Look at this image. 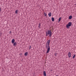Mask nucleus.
<instances>
[{
	"label": "nucleus",
	"mask_w": 76,
	"mask_h": 76,
	"mask_svg": "<svg viewBox=\"0 0 76 76\" xmlns=\"http://www.w3.org/2000/svg\"><path fill=\"white\" fill-rule=\"evenodd\" d=\"M48 34L49 36L50 37H51L52 36V32L51 30H48V31L46 32V36L47 37L48 36Z\"/></svg>",
	"instance_id": "1"
},
{
	"label": "nucleus",
	"mask_w": 76,
	"mask_h": 76,
	"mask_svg": "<svg viewBox=\"0 0 76 76\" xmlns=\"http://www.w3.org/2000/svg\"><path fill=\"white\" fill-rule=\"evenodd\" d=\"M49 45H50L49 43L48 44L46 43V48H48L47 52H46L47 53H48L49 51H50V46H49Z\"/></svg>",
	"instance_id": "2"
},
{
	"label": "nucleus",
	"mask_w": 76,
	"mask_h": 76,
	"mask_svg": "<svg viewBox=\"0 0 76 76\" xmlns=\"http://www.w3.org/2000/svg\"><path fill=\"white\" fill-rule=\"evenodd\" d=\"M72 25V22H69L68 23V24L66 25V27L69 29L70 26H71Z\"/></svg>",
	"instance_id": "3"
},
{
	"label": "nucleus",
	"mask_w": 76,
	"mask_h": 76,
	"mask_svg": "<svg viewBox=\"0 0 76 76\" xmlns=\"http://www.w3.org/2000/svg\"><path fill=\"white\" fill-rule=\"evenodd\" d=\"M68 56L69 58H70V57H71V53L70 52H69L68 54Z\"/></svg>",
	"instance_id": "4"
},
{
	"label": "nucleus",
	"mask_w": 76,
	"mask_h": 76,
	"mask_svg": "<svg viewBox=\"0 0 76 76\" xmlns=\"http://www.w3.org/2000/svg\"><path fill=\"white\" fill-rule=\"evenodd\" d=\"M12 44H13L15 42V39H13L12 40Z\"/></svg>",
	"instance_id": "5"
},
{
	"label": "nucleus",
	"mask_w": 76,
	"mask_h": 76,
	"mask_svg": "<svg viewBox=\"0 0 76 76\" xmlns=\"http://www.w3.org/2000/svg\"><path fill=\"white\" fill-rule=\"evenodd\" d=\"M48 15L49 16V17H51V12H50L48 14Z\"/></svg>",
	"instance_id": "6"
},
{
	"label": "nucleus",
	"mask_w": 76,
	"mask_h": 76,
	"mask_svg": "<svg viewBox=\"0 0 76 76\" xmlns=\"http://www.w3.org/2000/svg\"><path fill=\"white\" fill-rule=\"evenodd\" d=\"M13 46H16V44H17V42H15L14 43H13Z\"/></svg>",
	"instance_id": "7"
},
{
	"label": "nucleus",
	"mask_w": 76,
	"mask_h": 76,
	"mask_svg": "<svg viewBox=\"0 0 76 76\" xmlns=\"http://www.w3.org/2000/svg\"><path fill=\"white\" fill-rule=\"evenodd\" d=\"M28 53L27 52H26L25 53L24 56H28Z\"/></svg>",
	"instance_id": "8"
},
{
	"label": "nucleus",
	"mask_w": 76,
	"mask_h": 76,
	"mask_svg": "<svg viewBox=\"0 0 76 76\" xmlns=\"http://www.w3.org/2000/svg\"><path fill=\"white\" fill-rule=\"evenodd\" d=\"M69 19H72V15L69 16Z\"/></svg>",
	"instance_id": "9"
},
{
	"label": "nucleus",
	"mask_w": 76,
	"mask_h": 76,
	"mask_svg": "<svg viewBox=\"0 0 76 76\" xmlns=\"http://www.w3.org/2000/svg\"><path fill=\"white\" fill-rule=\"evenodd\" d=\"M50 41L51 40H48V41L46 43H47V44L49 43V44H50Z\"/></svg>",
	"instance_id": "10"
},
{
	"label": "nucleus",
	"mask_w": 76,
	"mask_h": 76,
	"mask_svg": "<svg viewBox=\"0 0 76 76\" xmlns=\"http://www.w3.org/2000/svg\"><path fill=\"white\" fill-rule=\"evenodd\" d=\"M43 75L44 76H46V72H45V71H44L43 72Z\"/></svg>",
	"instance_id": "11"
},
{
	"label": "nucleus",
	"mask_w": 76,
	"mask_h": 76,
	"mask_svg": "<svg viewBox=\"0 0 76 76\" xmlns=\"http://www.w3.org/2000/svg\"><path fill=\"white\" fill-rule=\"evenodd\" d=\"M51 20L52 22H54V18L53 17L52 18Z\"/></svg>",
	"instance_id": "12"
},
{
	"label": "nucleus",
	"mask_w": 76,
	"mask_h": 76,
	"mask_svg": "<svg viewBox=\"0 0 76 76\" xmlns=\"http://www.w3.org/2000/svg\"><path fill=\"white\" fill-rule=\"evenodd\" d=\"M61 17L59 18L58 19V22H60V21H61Z\"/></svg>",
	"instance_id": "13"
},
{
	"label": "nucleus",
	"mask_w": 76,
	"mask_h": 76,
	"mask_svg": "<svg viewBox=\"0 0 76 76\" xmlns=\"http://www.w3.org/2000/svg\"><path fill=\"white\" fill-rule=\"evenodd\" d=\"M75 56L76 55H75V54H74V56L72 57V58H75Z\"/></svg>",
	"instance_id": "14"
},
{
	"label": "nucleus",
	"mask_w": 76,
	"mask_h": 76,
	"mask_svg": "<svg viewBox=\"0 0 76 76\" xmlns=\"http://www.w3.org/2000/svg\"><path fill=\"white\" fill-rule=\"evenodd\" d=\"M18 10H16L15 11V13H16V14H18Z\"/></svg>",
	"instance_id": "15"
},
{
	"label": "nucleus",
	"mask_w": 76,
	"mask_h": 76,
	"mask_svg": "<svg viewBox=\"0 0 76 76\" xmlns=\"http://www.w3.org/2000/svg\"><path fill=\"white\" fill-rule=\"evenodd\" d=\"M40 26H41V24L40 23L39 24L38 27L39 28H41V27H40Z\"/></svg>",
	"instance_id": "16"
},
{
	"label": "nucleus",
	"mask_w": 76,
	"mask_h": 76,
	"mask_svg": "<svg viewBox=\"0 0 76 76\" xmlns=\"http://www.w3.org/2000/svg\"><path fill=\"white\" fill-rule=\"evenodd\" d=\"M44 14L45 16H47V14L46 13H44Z\"/></svg>",
	"instance_id": "17"
},
{
	"label": "nucleus",
	"mask_w": 76,
	"mask_h": 76,
	"mask_svg": "<svg viewBox=\"0 0 76 76\" xmlns=\"http://www.w3.org/2000/svg\"><path fill=\"white\" fill-rule=\"evenodd\" d=\"M2 35V33H1V32L0 31V36H1Z\"/></svg>",
	"instance_id": "18"
},
{
	"label": "nucleus",
	"mask_w": 76,
	"mask_h": 76,
	"mask_svg": "<svg viewBox=\"0 0 76 76\" xmlns=\"http://www.w3.org/2000/svg\"><path fill=\"white\" fill-rule=\"evenodd\" d=\"M31 46H30L29 47V50H31Z\"/></svg>",
	"instance_id": "19"
},
{
	"label": "nucleus",
	"mask_w": 76,
	"mask_h": 76,
	"mask_svg": "<svg viewBox=\"0 0 76 76\" xmlns=\"http://www.w3.org/2000/svg\"><path fill=\"white\" fill-rule=\"evenodd\" d=\"M57 53H55V56H57Z\"/></svg>",
	"instance_id": "20"
},
{
	"label": "nucleus",
	"mask_w": 76,
	"mask_h": 76,
	"mask_svg": "<svg viewBox=\"0 0 76 76\" xmlns=\"http://www.w3.org/2000/svg\"><path fill=\"white\" fill-rule=\"evenodd\" d=\"M1 11V7H0V12Z\"/></svg>",
	"instance_id": "21"
},
{
	"label": "nucleus",
	"mask_w": 76,
	"mask_h": 76,
	"mask_svg": "<svg viewBox=\"0 0 76 76\" xmlns=\"http://www.w3.org/2000/svg\"><path fill=\"white\" fill-rule=\"evenodd\" d=\"M50 72H53V70L51 69V70L50 71Z\"/></svg>",
	"instance_id": "22"
},
{
	"label": "nucleus",
	"mask_w": 76,
	"mask_h": 76,
	"mask_svg": "<svg viewBox=\"0 0 76 76\" xmlns=\"http://www.w3.org/2000/svg\"><path fill=\"white\" fill-rule=\"evenodd\" d=\"M10 34H11L12 33V31H10Z\"/></svg>",
	"instance_id": "23"
},
{
	"label": "nucleus",
	"mask_w": 76,
	"mask_h": 76,
	"mask_svg": "<svg viewBox=\"0 0 76 76\" xmlns=\"http://www.w3.org/2000/svg\"><path fill=\"white\" fill-rule=\"evenodd\" d=\"M56 76H58V75H56Z\"/></svg>",
	"instance_id": "24"
}]
</instances>
